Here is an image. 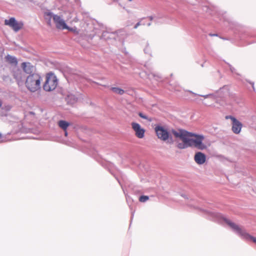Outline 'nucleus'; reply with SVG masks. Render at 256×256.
<instances>
[{"instance_id":"nucleus-1","label":"nucleus","mask_w":256,"mask_h":256,"mask_svg":"<svg viewBox=\"0 0 256 256\" xmlns=\"http://www.w3.org/2000/svg\"><path fill=\"white\" fill-rule=\"evenodd\" d=\"M172 133L176 138H180L182 142H179L177 147L180 149H184L188 147H194L200 150L206 148V146L202 142L204 137L202 134H197L188 132L184 130H172Z\"/></svg>"},{"instance_id":"nucleus-2","label":"nucleus","mask_w":256,"mask_h":256,"mask_svg":"<svg viewBox=\"0 0 256 256\" xmlns=\"http://www.w3.org/2000/svg\"><path fill=\"white\" fill-rule=\"evenodd\" d=\"M214 214L222 217V218L224 220L239 236H241V238L243 239H244L247 240H251L252 241L256 244V238H254L248 234L246 230L244 229H242L241 228L239 227L236 224L231 222L230 220L224 218L220 214Z\"/></svg>"},{"instance_id":"nucleus-3","label":"nucleus","mask_w":256,"mask_h":256,"mask_svg":"<svg viewBox=\"0 0 256 256\" xmlns=\"http://www.w3.org/2000/svg\"><path fill=\"white\" fill-rule=\"evenodd\" d=\"M42 78L38 74H33L27 76L25 84L26 88L34 92L40 90Z\"/></svg>"},{"instance_id":"nucleus-4","label":"nucleus","mask_w":256,"mask_h":256,"mask_svg":"<svg viewBox=\"0 0 256 256\" xmlns=\"http://www.w3.org/2000/svg\"><path fill=\"white\" fill-rule=\"evenodd\" d=\"M154 130L158 138L162 140L166 141L170 144L173 142V140L168 130L164 126L160 125H156Z\"/></svg>"},{"instance_id":"nucleus-5","label":"nucleus","mask_w":256,"mask_h":256,"mask_svg":"<svg viewBox=\"0 0 256 256\" xmlns=\"http://www.w3.org/2000/svg\"><path fill=\"white\" fill-rule=\"evenodd\" d=\"M58 84V81L56 76L52 73H50L46 76L43 88L46 92H51L56 89Z\"/></svg>"},{"instance_id":"nucleus-6","label":"nucleus","mask_w":256,"mask_h":256,"mask_svg":"<svg viewBox=\"0 0 256 256\" xmlns=\"http://www.w3.org/2000/svg\"><path fill=\"white\" fill-rule=\"evenodd\" d=\"M226 119H230L232 123V130L234 133L236 134H238L242 128V124L238 121L236 118L232 116H226Z\"/></svg>"},{"instance_id":"nucleus-7","label":"nucleus","mask_w":256,"mask_h":256,"mask_svg":"<svg viewBox=\"0 0 256 256\" xmlns=\"http://www.w3.org/2000/svg\"><path fill=\"white\" fill-rule=\"evenodd\" d=\"M4 24L11 27L15 32H18L23 26V24L18 22L14 18L5 20Z\"/></svg>"},{"instance_id":"nucleus-8","label":"nucleus","mask_w":256,"mask_h":256,"mask_svg":"<svg viewBox=\"0 0 256 256\" xmlns=\"http://www.w3.org/2000/svg\"><path fill=\"white\" fill-rule=\"evenodd\" d=\"M132 128L135 132L136 136L139 138H142L144 136L145 130L136 122H133L131 124Z\"/></svg>"},{"instance_id":"nucleus-9","label":"nucleus","mask_w":256,"mask_h":256,"mask_svg":"<svg viewBox=\"0 0 256 256\" xmlns=\"http://www.w3.org/2000/svg\"><path fill=\"white\" fill-rule=\"evenodd\" d=\"M53 20L58 29L65 30L66 28H67V24L64 20L60 16L54 15Z\"/></svg>"},{"instance_id":"nucleus-10","label":"nucleus","mask_w":256,"mask_h":256,"mask_svg":"<svg viewBox=\"0 0 256 256\" xmlns=\"http://www.w3.org/2000/svg\"><path fill=\"white\" fill-rule=\"evenodd\" d=\"M22 68L24 71L27 74H29V75L36 74V68L30 62H24L22 64Z\"/></svg>"},{"instance_id":"nucleus-11","label":"nucleus","mask_w":256,"mask_h":256,"mask_svg":"<svg viewBox=\"0 0 256 256\" xmlns=\"http://www.w3.org/2000/svg\"><path fill=\"white\" fill-rule=\"evenodd\" d=\"M194 160L197 164H203L206 161V156L202 152H197L194 156Z\"/></svg>"},{"instance_id":"nucleus-12","label":"nucleus","mask_w":256,"mask_h":256,"mask_svg":"<svg viewBox=\"0 0 256 256\" xmlns=\"http://www.w3.org/2000/svg\"><path fill=\"white\" fill-rule=\"evenodd\" d=\"M14 76L15 79L16 80L18 85H20L22 83L24 78L23 76V74L20 71L18 70L14 72Z\"/></svg>"},{"instance_id":"nucleus-13","label":"nucleus","mask_w":256,"mask_h":256,"mask_svg":"<svg viewBox=\"0 0 256 256\" xmlns=\"http://www.w3.org/2000/svg\"><path fill=\"white\" fill-rule=\"evenodd\" d=\"M115 35V32H108L106 31L102 34V38L108 40L109 38H114Z\"/></svg>"},{"instance_id":"nucleus-14","label":"nucleus","mask_w":256,"mask_h":256,"mask_svg":"<svg viewBox=\"0 0 256 256\" xmlns=\"http://www.w3.org/2000/svg\"><path fill=\"white\" fill-rule=\"evenodd\" d=\"M54 15L52 12H45L44 14V18L47 20V24L49 26H52L51 18H53V16Z\"/></svg>"},{"instance_id":"nucleus-15","label":"nucleus","mask_w":256,"mask_h":256,"mask_svg":"<svg viewBox=\"0 0 256 256\" xmlns=\"http://www.w3.org/2000/svg\"><path fill=\"white\" fill-rule=\"evenodd\" d=\"M66 99L68 103L74 104L77 101L78 98L74 94H69L67 96Z\"/></svg>"},{"instance_id":"nucleus-16","label":"nucleus","mask_w":256,"mask_h":256,"mask_svg":"<svg viewBox=\"0 0 256 256\" xmlns=\"http://www.w3.org/2000/svg\"><path fill=\"white\" fill-rule=\"evenodd\" d=\"M58 125L61 128L66 130L70 126V123L65 120H60L58 122Z\"/></svg>"},{"instance_id":"nucleus-17","label":"nucleus","mask_w":256,"mask_h":256,"mask_svg":"<svg viewBox=\"0 0 256 256\" xmlns=\"http://www.w3.org/2000/svg\"><path fill=\"white\" fill-rule=\"evenodd\" d=\"M6 59L11 64H16L18 63L17 60L14 56L8 55Z\"/></svg>"},{"instance_id":"nucleus-18","label":"nucleus","mask_w":256,"mask_h":256,"mask_svg":"<svg viewBox=\"0 0 256 256\" xmlns=\"http://www.w3.org/2000/svg\"><path fill=\"white\" fill-rule=\"evenodd\" d=\"M111 90L114 92L120 95L123 94L124 92V91L123 90L119 88L114 87L112 88Z\"/></svg>"},{"instance_id":"nucleus-19","label":"nucleus","mask_w":256,"mask_h":256,"mask_svg":"<svg viewBox=\"0 0 256 256\" xmlns=\"http://www.w3.org/2000/svg\"><path fill=\"white\" fill-rule=\"evenodd\" d=\"M65 30H68V31L72 32L76 34H78V30L76 27L70 28L67 26V28H66Z\"/></svg>"},{"instance_id":"nucleus-20","label":"nucleus","mask_w":256,"mask_h":256,"mask_svg":"<svg viewBox=\"0 0 256 256\" xmlns=\"http://www.w3.org/2000/svg\"><path fill=\"white\" fill-rule=\"evenodd\" d=\"M149 199V197L146 196H142L139 198V200L140 202H144Z\"/></svg>"},{"instance_id":"nucleus-21","label":"nucleus","mask_w":256,"mask_h":256,"mask_svg":"<svg viewBox=\"0 0 256 256\" xmlns=\"http://www.w3.org/2000/svg\"><path fill=\"white\" fill-rule=\"evenodd\" d=\"M138 116H139L140 118H144V119H145V120H148L149 121H150V120H148V117L146 116V115L144 114H143L142 113V112H140V113L138 114Z\"/></svg>"},{"instance_id":"nucleus-22","label":"nucleus","mask_w":256,"mask_h":256,"mask_svg":"<svg viewBox=\"0 0 256 256\" xmlns=\"http://www.w3.org/2000/svg\"><path fill=\"white\" fill-rule=\"evenodd\" d=\"M150 48L148 45L144 49V52L146 54H150Z\"/></svg>"},{"instance_id":"nucleus-23","label":"nucleus","mask_w":256,"mask_h":256,"mask_svg":"<svg viewBox=\"0 0 256 256\" xmlns=\"http://www.w3.org/2000/svg\"><path fill=\"white\" fill-rule=\"evenodd\" d=\"M141 24H142L140 23V22H137V23L135 24V26H134V28H135V29L137 28H138V26H140V25H141Z\"/></svg>"},{"instance_id":"nucleus-24","label":"nucleus","mask_w":256,"mask_h":256,"mask_svg":"<svg viewBox=\"0 0 256 256\" xmlns=\"http://www.w3.org/2000/svg\"><path fill=\"white\" fill-rule=\"evenodd\" d=\"M211 96H212V94H206V95H201L200 96L204 97L205 98H209Z\"/></svg>"},{"instance_id":"nucleus-25","label":"nucleus","mask_w":256,"mask_h":256,"mask_svg":"<svg viewBox=\"0 0 256 256\" xmlns=\"http://www.w3.org/2000/svg\"><path fill=\"white\" fill-rule=\"evenodd\" d=\"M230 70L232 72H234L235 69L234 68H232V66H230Z\"/></svg>"},{"instance_id":"nucleus-26","label":"nucleus","mask_w":256,"mask_h":256,"mask_svg":"<svg viewBox=\"0 0 256 256\" xmlns=\"http://www.w3.org/2000/svg\"><path fill=\"white\" fill-rule=\"evenodd\" d=\"M148 18H149L150 20H153V19H154V17H153L152 16H150L148 17Z\"/></svg>"},{"instance_id":"nucleus-27","label":"nucleus","mask_w":256,"mask_h":256,"mask_svg":"<svg viewBox=\"0 0 256 256\" xmlns=\"http://www.w3.org/2000/svg\"><path fill=\"white\" fill-rule=\"evenodd\" d=\"M250 84H252V88H253L254 90V82H251Z\"/></svg>"},{"instance_id":"nucleus-28","label":"nucleus","mask_w":256,"mask_h":256,"mask_svg":"<svg viewBox=\"0 0 256 256\" xmlns=\"http://www.w3.org/2000/svg\"><path fill=\"white\" fill-rule=\"evenodd\" d=\"M64 134H65V136H66L68 135V132H67L66 131V130H64Z\"/></svg>"},{"instance_id":"nucleus-29","label":"nucleus","mask_w":256,"mask_h":256,"mask_svg":"<svg viewBox=\"0 0 256 256\" xmlns=\"http://www.w3.org/2000/svg\"><path fill=\"white\" fill-rule=\"evenodd\" d=\"M148 26H150L151 25V23L150 22H149L148 24H147Z\"/></svg>"},{"instance_id":"nucleus-30","label":"nucleus","mask_w":256,"mask_h":256,"mask_svg":"<svg viewBox=\"0 0 256 256\" xmlns=\"http://www.w3.org/2000/svg\"><path fill=\"white\" fill-rule=\"evenodd\" d=\"M113 2H118V0H112Z\"/></svg>"},{"instance_id":"nucleus-31","label":"nucleus","mask_w":256,"mask_h":256,"mask_svg":"<svg viewBox=\"0 0 256 256\" xmlns=\"http://www.w3.org/2000/svg\"><path fill=\"white\" fill-rule=\"evenodd\" d=\"M2 103L1 101L0 100V108L2 106Z\"/></svg>"},{"instance_id":"nucleus-32","label":"nucleus","mask_w":256,"mask_h":256,"mask_svg":"<svg viewBox=\"0 0 256 256\" xmlns=\"http://www.w3.org/2000/svg\"><path fill=\"white\" fill-rule=\"evenodd\" d=\"M211 36H216V34H210Z\"/></svg>"},{"instance_id":"nucleus-33","label":"nucleus","mask_w":256,"mask_h":256,"mask_svg":"<svg viewBox=\"0 0 256 256\" xmlns=\"http://www.w3.org/2000/svg\"><path fill=\"white\" fill-rule=\"evenodd\" d=\"M154 76L155 77L156 76L154 74Z\"/></svg>"},{"instance_id":"nucleus-34","label":"nucleus","mask_w":256,"mask_h":256,"mask_svg":"<svg viewBox=\"0 0 256 256\" xmlns=\"http://www.w3.org/2000/svg\"><path fill=\"white\" fill-rule=\"evenodd\" d=\"M129 1L131 2L132 0H128Z\"/></svg>"}]
</instances>
